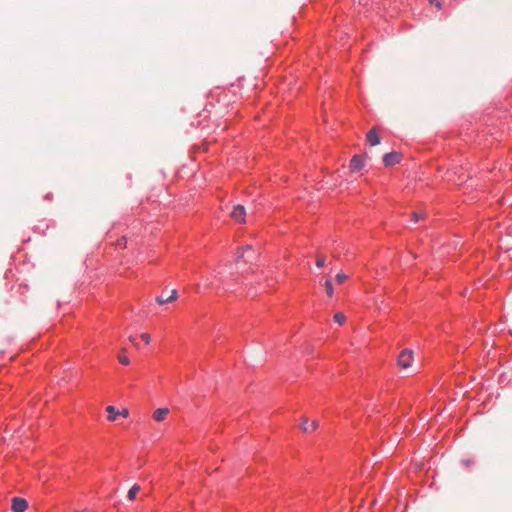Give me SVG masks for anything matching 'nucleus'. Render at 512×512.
I'll list each match as a JSON object with an SVG mask.
<instances>
[{"label":"nucleus","instance_id":"1","mask_svg":"<svg viewBox=\"0 0 512 512\" xmlns=\"http://www.w3.org/2000/svg\"><path fill=\"white\" fill-rule=\"evenodd\" d=\"M255 258L256 253L252 246L247 245L238 250L236 262H239L242 259L245 263H252Z\"/></svg>","mask_w":512,"mask_h":512},{"label":"nucleus","instance_id":"2","mask_svg":"<svg viewBox=\"0 0 512 512\" xmlns=\"http://www.w3.org/2000/svg\"><path fill=\"white\" fill-rule=\"evenodd\" d=\"M413 351L409 349H404L400 352L398 356V365L404 369L407 370L411 367V363L413 361Z\"/></svg>","mask_w":512,"mask_h":512},{"label":"nucleus","instance_id":"3","mask_svg":"<svg viewBox=\"0 0 512 512\" xmlns=\"http://www.w3.org/2000/svg\"><path fill=\"white\" fill-rule=\"evenodd\" d=\"M231 218L238 222V223H244L245 222V216H246V210L244 206L242 205H236L233 207L232 212L230 213Z\"/></svg>","mask_w":512,"mask_h":512},{"label":"nucleus","instance_id":"4","mask_svg":"<svg viewBox=\"0 0 512 512\" xmlns=\"http://www.w3.org/2000/svg\"><path fill=\"white\" fill-rule=\"evenodd\" d=\"M106 411L108 413V420L109 421H115L117 416H122V417H128L129 415V410L128 409H123L121 411H117L116 408L112 405L110 406H107L106 407Z\"/></svg>","mask_w":512,"mask_h":512},{"label":"nucleus","instance_id":"5","mask_svg":"<svg viewBox=\"0 0 512 512\" xmlns=\"http://www.w3.org/2000/svg\"><path fill=\"white\" fill-rule=\"evenodd\" d=\"M28 507V503L24 498L14 497L11 500V509L13 512H24Z\"/></svg>","mask_w":512,"mask_h":512},{"label":"nucleus","instance_id":"6","mask_svg":"<svg viewBox=\"0 0 512 512\" xmlns=\"http://www.w3.org/2000/svg\"><path fill=\"white\" fill-rule=\"evenodd\" d=\"M401 160V154L398 152H390L384 155L383 162L385 166H393L399 163Z\"/></svg>","mask_w":512,"mask_h":512},{"label":"nucleus","instance_id":"7","mask_svg":"<svg viewBox=\"0 0 512 512\" xmlns=\"http://www.w3.org/2000/svg\"><path fill=\"white\" fill-rule=\"evenodd\" d=\"M365 165L364 158L360 155H355L350 161V170L352 172L360 171Z\"/></svg>","mask_w":512,"mask_h":512},{"label":"nucleus","instance_id":"8","mask_svg":"<svg viewBox=\"0 0 512 512\" xmlns=\"http://www.w3.org/2000/svg\"><path fill=\"white\" fill-rule=\"evenodd\" d=\"M319 426V422L317 420H313L311 423H309V419L304 417L302 418L301 423V430L305 433L315 431Z\"/></svg>","mask_w":512,"mask_h":512},{"label":"nucleus","instance_id":"9","mask_svg":"<svg viewBox=\"0 0 512 512\" xmlns=\"http://www.w3.org/2000/svg\"><path fill=\"white\" fill-rule=\"evenodd\" d=\"M177 297H178L177 290L173 289L169 296L160 295V296L156 297V302L160 305H163L166 303L174 302L177 299Z\"/></svg>","mask_w":512,"mask_h":512},{"label":"nucleus","instance_id":"10","mask_svg":"<svg viewBox=\"0 0 512 512\" xmlns=\"http://www.w3.org/2000/svg\"><path fill=\"white\" fill-rule=\"evenodd\" d=\"M367 141L370 143V145L372 146H376L380 143V137L378 135V132L376 130V128H372L368 131L367 133Z\"/></svg>","mask_w":512,"mask_h":512},{"label":"nucleus","instance_id":"11","mask_svg":"<svg viewBox=\"0 0 512 512\" xmlns=\"http://www.w3.org/2000/svg\"><path fill=\"white\" fill-rule=\"evenodd\" d=\"M169 412H170V410L166 407L158 408L154 411L153 418L157 422H162L163 420H165V418L167 417Z\"/></svg>","mask_w":512,"mask_h":512},{"label":"nucleus","instance_id":"12","mask_svg":"<svg viewBox=\"0 0 512 512\" xmlns=\"http://www.w3.org/2000/svg\"><path fill=\"white\" fill-rule=\"evenodd\" d=\"M140 486L138 484L133 485L128 491L127 497L129 500H134L136 498L137 493L140 491Z\"/></svg>","mask_w":512,"mask_h":512},{"label":"nucleus","instance_id":"13","mask_svg":"<svg viewBox=\"0 0 512 512\" xmlns=\"http://www.w3.org/2000/svg\"><path fill=\"white\" fill-rule=\"evenodd\" d=\"M324 285H325V289H326V294L329 297H332L333 294H334V289H333L332 282H331V280L328 277H327Z\"/></svg>","mask_w":512,"mask_h":512},{"label":"nucleus","instance_id":"14","mask_svg":"<svg viewBox=\"0 0 512 512\" xmlns=\"http://www.w3.org/2000/svg\"><path fill=\"white\" fill-rule=\"evenodd\" d=\"M334 321L342 325L346 321V316L342 312L334 314Z\"/></svg>","mask_w":512,"mask_h":512},{"label":"nucleus","instance_id":"15","mask_svg":"<svg viewBox=\"0 0 512 512\" xmlns=\"http://www.w3.org/2000/svg\"><path fill=\"white\" fill-rule=\"evenodd\" d=\"M426 217V213L419 211V212H413L412 213V220L414 222H418L419 220H422Z\"/></svg>","mask_w":512,"mask_h":512},{"label":"nucleus","instance_id":"16","mask_svg":"<svg viewBox=\"0 0 512 512\" xmlns=\"http://www.w3.org/2000/svg\"><path fill=\"white\" fill-rule=\"evenodd\" d=\"M326 259L323 255H317L316 266L322 268L325 266Z\"/></svg>","mask_w":512,"mask_h":512},{"label":"nucleus","instance_id":"17","mask_svg":"<svg viewBox=\"0 0 512 512\" xmlns=\"http://www.w3.org/2000/svg\"><path fill=\"white\" fill-rule=\"evenodd\" d=\"M430 4L434 5L438 10H441L444 6L442 0H429Z\"/></svg>","mask_w":512,"mask_h":512},{"label":"nucleus","instance_id":"18","mask_svg":"<svg viewBox=\"0 0 512 512\" xmlns=\"http://www.w3.org/2000/svg\"><path fill=\"white\" fill-rule=\"evenodd\" d=\"M347 278H348V276L344 273H339L336 275V281L338 284L343 283Z\"/></svg>","mask_w":512,"mask_h":512},{"label":"nucleus","instance_id":"19","mask_svg":"<svg viewBox=\"0 0 512 512\" xmlns=\"http://www.w3.org/2000/svg\"><path fill=\"white\" fill-rule=\"evenodd\" d=\"M118 360L123 365H128L130 363L129 358L126 355H123V354L118 356Z\"/></svg>","mask_w":512,"mask_h":512},{"label":"nucleus","instance_id":"20","mask_svg":"<svg viewBox=\"0 0 512 512\" xmlns=\"http://www.w3.org/2000/svg\"><path fill=\"white\" fill-rule=\"evenodd\" d=\"M141 338H142V339H143L147 344H149V343H150L151 338H150V335H149V334H147V333H143V334H141Z\"/></svg>","mask_w":512,"mask_h":512},{"label":"nucleus","instance_id":"21","mask_svg":"<svg viewBox=\"0 0 512 512\" xmlns=\"http://www.w3.org/2000/svg\"><path fill=\"white\" fill-rule=\"evenodd\" d=\"M129 340H130L132 343H134V342H135V338H134L133 336H130V337H129Z\"/></svg>","mask_w":512,"mask_h":512},{"label":"nucleus","instance_id":"22","mask_svg":"<svg viewBox=\"0 0 512 512\" xmlns=\"http://www.w3.org/2000/svg\"><path fill=\"white\" fill-rule=\"evenodd\" d=\"M75 512H86V510H84V511H75Z\"/></svg>","mask_w":512,"mask_h":512}]
</instances>
